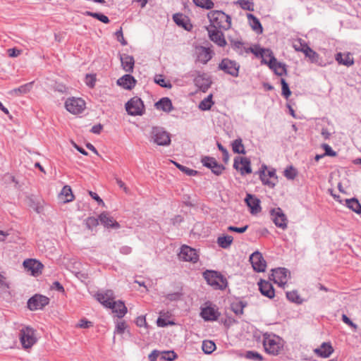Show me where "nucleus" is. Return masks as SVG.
<instances>
[{"label":"nucleus","instance_id":"56","mask_svg":"<svg viewBox=\"0 0 361 361\" xmlns=\"http://www.w3.org/2000/svg\"><path fill=\"white\" fill-rule=\"evenodd\" d=\"M127 327L125 322H118L116 325L115 333L118 334H123Z\"/></svg>","mask_w":361,"mask_h":361},{"label":"nucleus","instance_id":"51","mask_svg":"<svg viewBox=\"0 0 361 361\" xmlns=\"http://www.w3.org/2000/svg\"><path fill=\"white\" fill-rule=\"evenodd\" d=\"M99 219L91 216L85 220V225L88 229L92 230L99 224Z\"/></svg>","mask_w":361,"mask_h":361},{"label":"nucleus","instance_id":"24","mask_svg":"<svg viewBox=\"0 0 361 361\" xmlns=\"http://www.w3.org/2000/svg\"><path fill=\"white\" fill-rule=\"evenodd\" d=\"M259 289L260 293L264 295L270 299L274 298L275 291L274 287L271 283L267 281L261 279L258 282Z\"/></svg>","mask_w":361,"mask_h":361},{"label":"nucleus","instance_id":"64","mask_svg":"<svg viewBox=\"0 0 361 361\" xmlns=\"http://www.w3.org/2000/svg\"><path fill=\"white\" fill-rule=\"evenodd\" d=\"M173 20L174 22L178 25H181V26H183L184 27V23H183V19L182 18V16L181 15H178V14H175L173 16Z\"/></svg>","mask_w":361,"mask_h":361},{"label":"nucleus","instance_id":"34","mask_svg":"<svg viewBox=\"0 0 361 361\" xmlns=\"http://www.w3.org/2000/svg\"><path fill=\"white\" fill-rule=\"evenodd\" d=\"M345 204L357 214H361V204L356 198L344 200Z\"/></svg>","mask_w":361,"mask_h":361},{"label":"nucleus","instance_id":"57","mask_svg":"<svg viewBox=\"0 0 361 361\" xmlns=\"http://www.w3.org/2000/svg\"><path fill=\"white\" fill-rule=\"evenodd\" d=\"M322 147L325 150V154H324L325 155H329V156H332V157L336 155V152L331 149V147L329 145L323 144Z\"/></svg>","mask_w":361,"mask_h":361},{"label":"nucleus","instance_id":"22","mask_svg":"<svg viewBox=\"0 0 361 361\" xmlns=\"http://www.w3.org/2000/svg\"><path fill=\"white\" fill-rule=\"evenodd\" d=\"M23 266L27 271H30L33 276H37L42 272L43 264L33 259H27L23 262Z\"/></svg>","mask_w":361,"mask_h":361},{"label":"nucleus","instance_id":"17","mask_svg":"<svg viewBox=\"0 0 361 361\" xmlns=\"http://www.w3.org/2000/svg\"><path fill=\"white\" fill-rule=\"evenodd\" d=\"M250 262L253 269L257 272H264L266 269L267 263L262 255L259 251L253 252L250 257Z\"/></svg>","mask_w":361,"mask_h":361},{"label":"nucleus","instance_id":"63","mask_svg":"<svg viewBox=\"0 0 361 361\" xmlns=\"http://www.w3.org/2000/svg\"><path fill=\"white\" fill-rule=\"evenodd\" d=\"M95 79L92 75H87L86 76V84L90 87H93L94 86Z\"/></svg>","mask_w":361,"mask_h":361},{"label":"nucleus","instance_id":"42","mask_svg":"<svg viewBox=\"0 0 361 361\" xmlns=\"http://www.w3.org/2000/svg\"><path fill=\"white\" fill-rule=\"evenodd\" d=\"M195 83L203 91L206 92L210 87L211 82L209 79H204L201 77H197L195 80Z\"/></svg>","mask_w":361,"mask_h":361},{"label":"nucleus","instance_id":"11","mask_svg":"<svg viewBox=\"0 0 361 361\" xmlns=\"http://www.w3.org/2000/svg\"><path fill=\"white\" fill-rule=\"evenodd\" d=\"M65 107L70 113L78 114L85 108V102L81 98H69L65 102Z\"/></svg>","mask_w":361,"mask_h":361},{"label":"nucleus","instance_id":"44","mask_svg":"<svg viewBox=\"0 0 361 361\" xmlns=\"http://www.w3.org/2000/svg\"><path fill=\"white\" fill-rule=\"evenodd\" d=\"M193 2L196 6L206 9H211L214 6L212 0H193Z\"/></svg>","mask_w":361,"mask_h":361},{"label":"nucleus","instance_id":"52","mask_svg":"<svg viewBox=\"0 0 361 361\" xmlns=\"http://www.w3.org/2000/svg\"><path fill=\"white\" fill-rule=\"evenodd\" d=\"M245 305L243 302H238L232 305V310L237 315H241L243 314V309Z\"/></svg>","mask_w":361,"mask_h":361},{"label":"nucleus","instance_id":"30","mask_svg":"<svg viewBox=\"0 0 361 361\" xmlns=\"http://www.w3.org/2000/svg\"><path fill=\"white\" fill-rule=\"evenodd\" d=\"M314 352L320 357H328L333 353L334 348L329 343H323L319 348L314 349Z\"/></svg>","mask_w":361,"mask_h":361},{"label":"nucleus","instance_id":"35","mask_svg":"<svg viewBox=\"0 0 361 361\" xmlns=\"http://www.w3.org/2000/svg\"><path fill=\"white\" fill-rule=\"evenodd\" d=\"M247 18L252 30L257 33H262L263 29L259 19L251 13L247 14Z\"/></svg>","mask_w":361,"mask_h":361},{"label":"nucleus","instance_id":"7","mask_svg":"<svg viewBox=\"0 0 361 361\" xmlns=\"http://www.w3.org/2000/svg\"><path fill=\"white\" fill-rule=\"evenodd\" d=\"M151 138L158 145L167 146L171 143L169 134L160 127L152 128Z\"/></svg>","mask_w":361,"mask_h":361},{"label":"nucleus","instance_id":"4","mask_svg":"<svg viewBox=\"0 0 361 361\" xmlns=\"http://www.w3.org/2000/svg\"><path fill=\"white\" fill-rule=\"evenodd\" d=\"M203 276L214 289L224 290L227 286L226 279L217 271L207 270L203 273Z\"/></svg>","mask_w":361,"mask_h":361},{"label":"nucleus","instance_id":"2","mask_svg":"<svg viewBox=\"0 0 361 361\" xmlns=\"http://www.w3.org/2000/svg\"><path fill=\"white\" fill-rule=\"evenodd\" d=\"M259 54L263 58L262 62L267 64L269 67L274 71L276 75L279 76L286 75L287 71L286 65L278 62L271 50L260 49Z\"/></svg>","mask_w":361,"mask_h":361},{"label":"nucleus","instance_id":"45","mask_svg":"<svg viewBox=\"0 0 361 361\" xmlns=\"http://www.w3.org/2000/svg\"><path fill=\"white\" fill-rule=\"evenodd\" d=\"M154 82L162 87L168 89H171L172 87L171 82L162 78L161 75H156L154 78Z\"/></svg>","mask_w":361,"mask_h":361},{"label":"nucleus","instance_id":"40","mask_svg":"<svg viewBox=\"0 0 361 361\" xmlns=\"http://www.w3.org/2000/svg\"><path fill=\"white\" fill-rule=\"evenodd\" d=\"M213 104L212 94H210L200 103L199 109L202 111L209 110Z\"/></svg>","mask_w":361,"mask_h":361},{"label":"nucleus","instance_id":"12","mask_svg":"<svg viewBox=\"0 0 361 361\" xmlns=\"http://www.w3.org/2000/svg\"><path fill=\"white\" fill-rule=\"evenodd\" d=\"M290 276V271L282 267L272 269V274L269 276V279L273 280L275 283L280 286H283L287 283V279Z\"/></svg>","mask_w":361,"mask_h":361},{"label":"nucleus","instance_id":"58","mask_svg":"<svg viewBox=\"0 0 361 361\" xmlns=\"http://www.w3.org/2000/svg\"><path fill=\"white\" fill-rule=\"evenodd\" d=\"M237 4H239L241 8L245 10H250L251 3L248 0H239L237 1Z\"/></svg>","mask_w":361,"mask_h":361},{"label":"nucleus","instance_id":"36","mask_svg":"<svg viewBox=\"0 0 361 361\" xmlns=\"http://www.w3.org/2000/svg\"><path fill=\"white\" fill-rule=\"evenodd\" d=\"M233 238L231 235L219 236L217 238V243L219 247L226 249L228 248L232 244Z\"/></svg>","mask_w":361,"mask_h":361},{"label":"nucleus","instance_id":"55","mask_svg":"<svg viewBox=\"0 0 361 361\" xmlns=\"http://www.w3.org/2000/svg\"><path fill=\"white\" fill-rule=\"evenodd\" d=\"M247 228H248L247 225H245V226H243V227H235L233 226H230L227 228V230L228 231H231V232H237L239 233H243L245 232L247 230Z\"/></svg>","mask_w":361,"mask_h":361},{"label":"nucleus","instance_id":"32","mask_svg":"<svg viewBox=\"0 0 361 361\" xmlns=\"http://www.w3.org/2000/svg\"><path fill=\"white\" fill-rule=\"evenodd\" d=\"M157 109H161L166 112H170L173 107L171 99L168 97H163L155 104Z\"/></svg>","mask_w":361,"mask_h":361},{"label":"nucleus","instance_id":"23","mask_svg":"<svg viewBox=\"0 0 361 361\" xmlns=\"http://www.w3.org/2000/svg\"><path fill=\"white\" fill-rule=\"evenodd\" d=\"M197 60L202 64H206L212 58L213 51L209 48L200 46L196 49Z\"/></svg>","mask_w":361,"mask_h":361},{"label":"nucleus","instance_id":"15","mask_svg":"<svg viewBox=\"0 0 361 361\" xmlns=\"http://www.w3.org/2000/svg\"><path fill=\"white\" fill-rule=\"evenodd\" d=\"M202 165L208 169H210L213 173L215 175H220L225 169L224 166L219 164L214 157L204 156L201 159Z\"/></svg>","mask_w":361,"mask_h":361},{"label":"nucleus","instance_id":"25","mask_svg":"<svg viewBox=\"0 0 361 361\" xmlns=\"http://www.w3.org/2000/svg\"><path fill=\"white\" fill-rule=\"evenodd\" d=\"M245 201L250 207L252 214H257L261 211L260 201L254 195L247 194Z\"/></svg>","mask_w":361,"mask_h":361},{"label":"nucleus","instance_id":"39","mask_svg":"<svg viewBox=\"0 0 361 361\" xmlns=\"http://www.w3.org/2000/svg\"><path fill=\"white\" fill-rule=\"evenodd\" d=\"M232 149L233 152L238 154H245L244 145H243V141L241 138L235 139L232 142Z\"/></svg>","mask_w":361,"mask_h":361},{"label":"nucleus","instance_id":"61","mask_svg":"<svg viewBox=\"0 0 361 361\" xmlns=\"http://www.w3.org/2000/svg\"><path fill=\"white\" fill-rule=\"evenodd\" d=\"M80 328H89L92 326V323L86 319H81L78 325Z\"/></svg>","mask_w":361,"mask_h":361},{"label":"nucleus","instance_id":"26","mask_svg":"<svg viewBox=\"0 0 361 361\" xmlns=\"http://www.w3.org/2000/svg\"><path fill=\"white\" fill-rule=\"evenodd\" d=\"M99 219L102 224L104 225V227L106 228H119L120 225L119 224L114 220V219L109 216L107 213H102L99 216Z\"/></svg>","mask_w":361,"mask_h":361},{"label":"nucleus","instance_id":"31","mask_svg":"<svg viewBox=\"0 0 361 361\" xmlns=\"http://www.w3.org/2000/svg\"><path fill=\"white\" fill-rule=\"evenodd\" d=\"M267 166L266 165H262L261 170L259 172V178L264 185H267L269 188H274L276 183L274 182V180L270 179L269 177L267 175Z\"/></svg>","mask_w":361,"mask_h":361},{"label":"nucleus","instance_id":"16","mask_svg":"<svg viewBox=\"0 0 361 361\" xmlns=\"http://www.w3.org/2000/svg\"><path fill=\"white\" fill-rule=\"evenodd\" d=\"M179 258L185 262L196 263L199 259V255L195 249L188 245H183L178 254Z\"/></svg>","mask_w":361,"mask_h":361},{"label":"nucleus","instance_id":"10","mask_svg":"<svg viewBox=\"0 0 361 361\" xmlns=\"http://www.w3.org/2000/svg\"><path fill=\"white\" fill-rule=\"evenodd\" d=\"M269 213L271 220L277 227L283 230L287 228L288 219L286 215L280 207L271 209Z\"/></svg>","mask_w":361,"mask_h":361},{"label":"nucleus","instance_id":"43","mask_svg":"<svg viewBox=\"0 0 361 361\" xmlns=\"http://www.w3.org/2000/svg\"><path fill=\"white\" fill-rule=\"evenodd\" d=\"M284 176L288 180H293L298 175L297 170L293 166H288L283 171Z\"/></svg>","mask_w":361,"mask_h":361},{"label":"nucleus","instance_id":"59","mask_svg":"<svg viewBox=\"0 0 361 361\" xmlns=\"http://www.w3.org/2000/svg\"><path fill=\"white\" fill-rule=\"evenodd\" d=\"M116 36L117 37V39L121 43L122 45L127 44V42L125 40L123 37V31L121 28L116 32Z\"/></svg>","mask_w":361,"mask_h":361},{"label":"nucleus","instance_id":"8","mask_svg":"<svg viewBox=\"0 0 361 361\" xmlns=\"http://www.w3.org/2000/svg\"><path fill=\"white\" fill-rule=\"evenodd\" d=\"M126 109L131 116H141L145 111V106L141 99L135 97L126 104Z\"/></svg>","mask_w":361,"mask_h":361},{"label":"nucleus","instance_id":"37","mask_svg":"<svg viewBox=\"0 0 361 361\" xmlns=\"http://www.w3.org/2000/svg\"><path fill=\"white\" fill-rule=\"evenodd\" d=\"M33 82H29L27 84H25L23 85H21L20 87L12 90L10 93L13 95H20L22 94H26L30 91L32 89Z\"/></svg>","mask_w":361,"mask_h":361},{"label":"nucleus","instance_id":"62","mask_svg":"<svg viewBox=\"0 0 361 361\" xmlns=\"http://www.w3.org/2000/svg\"><path fill=\"white\" fill-rule=\"evenodd\" d=\"M342 319L344 323L353 327L355 329L357 328V326L345 314L342 315Z\"/></svg>","mask_w":361,"mask_h":361},{"label":"nucleus","instance_id":"19","mask_svg":"<svg viewBox=\"0 0 361 361\" xmlns=\"http://www.w3.org/2000/svg\"><path fill=\"white\" fill-rule=\"evenodd\" d=\"M209 39L216 44L218 46L224 47L226 44V41L224 38L223 32L216 28L212 27H207Z\"/></svg>","mask_w":361,"mask_h":361},{"label":"nucleus","instance_id":"5","mask_svg":"<svg viewBox=\"0 0 361 361\" xmlns=\"http://www.w3.org/2000/svg\"><path fill=\"white\" fill-rule=\"evenodd\" d=\"M19 339L24 349L31 348L37 341L35 331L30 326H24L20 330Z\"/></svg>","mask_w":361,"mask_h":361},{"label":"nucleus","instance_id":"6","mask_svg":"<svg viewBox=\"0 0 361 361\" xmlns=\"http://www.w3.org/2000/svg\"><path fill=\"white\" fill-rule=\"evenodd\" d=\"M293 47L296 51L304 53L312 63H319V55L301 39L294 42Z\"/></svg>","mask_w":361,"mask_h":361},{"label":"nucleus","instance_id":"49","mask_svg":"<svg viewBox=\"0 0 361 361\" xmlns=\"http://www.w3.org/2000/svg\"><path fill=\"white\" fill-rule=\"evenodd\" d=\"M173 164L176 165V166L180 169L181 171L184 172L185 174L188 176H195L197 173V171L193 169H190L185 166H183L180 164H178L176 162H173Z\"/></svg>","mask_w":361,"mask_h":361},{"label":"nucleus","instance_id":"21","mask_svg":"<svg viewBox=\"0 0 361 361\" xmlns=\"http://www.w3.org/2000/svg\"><path fill=\"white\" fill-rule=\"evenodd\" d=\"M232 49L240 56H246L249 53H252L256 56L260 55L259 51H255L251 47H246L244 44L240 41L232 40L231 42Z\"/></svg>","mask_w":361,"mask_h":361},{"label":"nucleus","instance_id":"20","mask_svg":"<svg viewBox=\"0 0 361 361\" xmlns=\"http://www.w3.org/2000/svg\"><path fill=\"white\" fill-rule=\"evenodd\" d=\"M95 298L106 308H110L111 302H114L115 299L114 293L111 290L99 292L95 295Z\"/></svg>","mask_w":361,"mask_h":361},{"label":"nucleus","instance_id":"28","mask_svg":"<svg viewBox=\"0 0 361 361\" xmlns=\"http://www.w3.org/2000/svg\"><path fill=\"white\" fill-rule=\"evenodd\" d=\"M120 60L123 69L126 71L131 73L133 71L135 60L132 56L128 54L120 55Z\"/></svg>","mask_w":361,"mask_h":361},{"label":"nucleus","instance_id":"3","mask_svg":"<svg viewBox=\"0 0 361 361\" xmlns=\"http://www.w3.org/2000/svg\"><path fill=\"white\" fill-rule=\"evenodd\" d=\"M210 25L208 27H212L219 30H228L231 25V18L221 11H212L207 14Z\"/></svg>","mask_w":361,"mask_h":361},{"label":"nucleus","instance_id":"38","mask_svg":"<svg viewBox=\"0 0 361 361\" xmlns=\"http://www.w3.org/2000/svg\"><path fill=\"white\" fill-rule=\"evenodd\" d=\"M61 196H64L63 199L64 202H69L73 200L74 195H73L72 190L69 185H65L60 193Z\"/></svg>","mask_w":361,"mask_h":361},{"label":"nucleus","instance_id":"29","mask_svg":"<svg viewBox=\"0 0 361 361\" xmlns=\"http://www.w3.org/2000/svg\"><path fill=\"white\" fill-rule=\"evenodd\" d=\"M109 309L112 310L113 312L116 313L117 317L119 318L123 317L127 312V307L121 300L111 302V306Z\"/></svg>","mask_w":361,"mask_h":361},{"label":"nucleus","instance_id":"41","mask_svg":"<svg viewBox=\"0 0 361 361\" xmlns=\"http://www.w3.org/2000/svg\"><path fill=\"white\" fill-rule=\"evenodd\" d=\"M202 349L205 354H211L216 349L214 342L212 341H204L202 345Z\"/></svg>","mask_w":361,"mask_h":361},{"label":"nucleus","instance_id":"18","mask_svg":"<svg viewBox=\"0 0 361 361\" xmlns=\"http://www.w3.org/2000/svg\"><path fill=\"white\" fill-rule=\"evenodd\" d=\"M251 163L247 157H236L234 159L233 167L240 171L241 175L250 174L252 173Z\"/></svg>","mask_w":361,"mask_h":361},{"label":"nucleus","instance_id":"54","mask_svg":"<svg viewBox=\"0 0 361 361\" xmlns=\"http://www.w3.org/2000/svg\"><path fill=\"white\" fill-rule=\"evenodd\" d=\"M183 293L181 292H175L165 295L166 299L169 301H178L181 299Z\"/></svg>","mask_w":361,"mask_h":361},{"label":"nucleus","instance_id":"48","mask_svg":"<svg viewBox=\"0 0 361 361\" xmlns=\"http://www.w3.org/2000/svg\"><path fill=\"white\" fill-rule=\"evenodd\" d=\"M87 14L90 16H92V17L100 20L101 22H102L104 23H108L109 22V18L102 13L87 12Z\"/></svg>","mask_w":361,"mask_h":361},{"label":"nucleus","instance_id":"13","mask_svg":"<svg viewBox=\"0 0 361 361\" xmlns=\"http://www.w3.org/2000/svg\"><path fill=\"white\" fill-rule=\"evenodd\" d=\"M49 302V298L36 294L30 298L27 301V307L31 311H35L43 309Z\"/></svg>","mask_w":361,"mask_h":361},{"label":"nucleus","instance_id":"33","mask_svg":"<svg viewBox=\"0 0 361 361\" xmlns=\"http://www.w3.org/2000/svg\"><path fill=\"white\" fill-rule=\"evenodd\" d=\"M335 59L339 64H343L347 66L353 64V59L350 53L345 54H343L340 52L337 53Z\"/></svg>","mask_w":361,"mask_h":361},{"label":"nucleus","instance_id":"14","mask_svg":"<svg viewBox=\"0 0 361 361\" xmlns=\"http://www.w3.org/2000/svg\"><path fill=\"white\" fill-rule=\"evenodd\" d=\"M200 315L204 321H216L220 316V312L215 305L211 302H206L204 307L201 308Z\"/></svg>","mask_w":361,"mask_h":361},{"label":"nucleus","instance_id":"46","mask_svg":"<svg viewBox=\"0 0 361 361\" xmlns=\"http://www.w3.org/2000/svg\"><path fill=\"white\" fill-rule=\"evenodd\" d=\"M286 297L288 300L296 302V303H301L302 300L300 299V295H298L297 291H290L286 293Z\"/></svg>","mask_w":361,"mask_h":361},{"label":"nucleus","instance_id":"60","mask_svg":"<svg viewBox=\"0 0 361 361\" xmlns=\"http://www.w3.org/2000/svg\"><path fill=\"white\" fill-rule=\"evenodd\" d=\"M267 175L269 177L270 179L274 180L276 183L278 182V177L276 173V170L272 169L268 171H267Z\"/></svg>","mask_w":361,"mask_h":361},{"label":"nucleus","instance_id":"1","mask_svg":"<svg viewBox=\"0 0 361 361\" xmlns=\"http://www.w3.org/2000/svg\"><path fill=\"white\" fill-rule=\"evenodd\" d=\"M283 340L279 336L266 332L263 334V346L267 353L278 355L283 348Z\"/></svg>","mask_w":361,"mask_h":361},{"label":"nucleus","instance_id":"53","mask_svg":"<svg viewBox=\"0 0 361 361\" xmlns=\"http://www.w3.org/2000/svg\"><path fill=\"white\" fill-rule=\"evenodd\" d=\"M177 357V355L174 351H164L161 353V359L167 361H173Z\"/></svg>","mask_w":361,"mask_h":361},{"label":"nucleus","instance_id":"47","mask_svg":"<svg viewBox=\"0 0 361 361\" xmlns=\"http://www.w3.org/2000/svg\"><path fill=\"white\" fill-rule=\"evenodd\" d=\"M281 89H282V95L284 96L286 99H288L291 94V92L289 89L288 85L285 80V79H281Z\"/></svg>","mask_w":361,"mask_h":361},{"label":"nucleus","instance_id":"9","mask_svg":"<svg viewBox=\"0 0 361 361\" xmlns=\"http://www.w3.org/2000/svg\"><path fill=\"white\" fill-rule=\"evenodd\" d=\"M218 68L233 77L238 76L240 65L235 61L228 58L224 59L219 63Z\"/></svg>","mask_w":361,"mask_h":361},{"label":"nucleus","instance_id":"50","mask_svg":"<svg viewBox=\"0 0 361 361\" xmlns=\"http://www.w3.org/2000/svg\"><path fill=\"white\" fill-rule=\"evenodd\" d=\"M245 357L249 360H255L258 361H262L263 360V357L257 352L248 350L245 353Z\"/></svg>","mask_w":361,"mask_h":361},{"label":"nucleus","instance_id":"27","mask_svg":"<svg viewBox=\"0 0 361 361\" xmlns=\"http://www.w3.org/2000/svg\"><path fill=\"white\" fill-rule=\"evenodd\" d=\"M136 84L133 76L129 74L124 75L117 80V85L126 90H131Z\"/></svg>","mask_w":361,"mask_h":361}]
</instances>
